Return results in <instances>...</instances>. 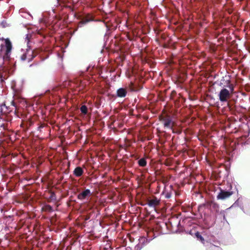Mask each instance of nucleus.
<instances>
[{"label":"nucleus","mask_w":250,"mask_h":250,"mask_svg":"<svg viewBox=\"0 0 250 250\" xmlns=\"http://www.w3.org/2000/svg\"><path fill=\"white\" fill-rule=\"evenodd\" d=\"M31 36L30 34L26 35V38H25V42L26 43L27 48L25 49L22 48L21 50L20 58L22 62L27 61L29 62L35 57L33 51L30 49V38Z\"/></svg>","instance_id":"1"},{"label":"nucleus","mask_w":250,"mask_h":250,"mask_svg":"<svg viewBox=\"0 0 250 250\" xmlns=\"http://www.w3.org/2000/svg\"><path fill=\"white\" fill-rule=\"evenodd\" d=\"M227 87L229 90L226 88H223L220 90L218 94L219 100L221 102H226L230 98L231 95L234 91V86L232 84H229Z\"/></svg>","instance_id":"2"},{"label":"nucleus","mask_w":250,"mask_h":250,"mask_svg":"<svg viewBox=\"0 0 250 250\" xmlns=\"http://www.w3.org/2000/svg\"><path fill=\"white\" fill-rule=\"evenodd\" d=\"M5 46L6 48L5 53L3 56V60L4 61L9 60L10 59L11 50H12V44L8 39L5 40Z\"/></svg>","instance_id":"3"},{"label":"nucleus","mask_w":250,"mask_h":250,"mask_svg":"<svg viewBox=\"0 0 250 250\" xmlns=\"http://www.w3.org/2000/svg\"><path fill=\"white\" fill-rule=\"evenodd\" d=\"M163 121L164 122V126L172 130V132H174L173 126L174 123L172 120V119L169 117H165L163 118Z\"/></svg>","instance_id":"4"},{"label":"nucleus","mask_w":250,"mask_h":250,"mask_svg":"<svg viewBox=\"0 0 250 250\" xmlns=\"http://www.w3.org/2000/svg\"><path fill=\"white\" fill-rule=\"evenodd\" d=\"M160 200L156 197L148 200L147 204L149 207L155 208L160 204Z\"/></svg>","instance_id":"5"},{"label":"nucleus","mask_w":250,"mask_h":250,"mask_svg":"<svg viewBox=\"0 0 250 250\" xmlns=\"http://www.w3.org/2000/svg\"><path fill=\"white\" fill-rule=\"evenodd\" d=\"M232 194V192L229 191L221 190L217 196L218 199H225Z\"/></svg>","instance_id":"6"},{"label":"nucleus","mask_w":250,"mask_h":250,"mask_svg":"<svg viewBox=\"0 0 250 250\" xmlns=\"http://www.w3.org/2000/svg\"><path fill=\"white\" fill-rule=\"evenodd\" d=\"M91 194V191L89 189H86L82 192L79 193L78 195V198L79 200H82L85 199V198Z\"/></svg>","instance_id":"7"},{"label":"nucleus","mask_w":250,"mask_h":250,"mask_svg":"<svg viewBox=\"0 0 250 250\" xmlns=\"http://www.w3.org/2000/svg\"><path fill=\"white\" fill-rule=\"evenodd\" d=\"M126 90L123 88H120L117 91V96L119 97H125L126 95Z\"/></svg>","instance_id":"8"},{"label":"nucleus","mask_w":250,"mask_h":250,"mask_svg":"<svg viewBox=\"0 0 250 250\" xmlns=\"http://www.w3.org/2000/svg\"><path fill=\"white\" fill-rule=\"evenodd\" d=\"M83 170L80 167H78L74 170V174L77 177H80L83 175Z\"/></svg>","instance_id":"9"},{"label":"nucleus","mask_w":250,"mask_h":250,"mask_svg":"<svg viewBox=\"0 0 250 250\" xmlns=\"http://www.w3.org/2000/svg\"><path fill=\"white\" fill-rule=\"evenodd\" d=\"M138 164L141 167H145L146 165V162L145 158H142L138 161Z\"/></svg>","instance_id":"10"},{"label":"nucleus","mask_w":250,"mask_h":250,"mask_svg":"<svg viewBox=\"0 0 250 250\" xmlns=\"http://www.w3.org/2000/svg\"><path fill=\"white\" fill-rule=\"evenodd\" d=\"M149 242V241H148L146 238L145 237H141L139 239L140 243L142 244L143 245H145V242H146V243H147Z\"/></svg>","instance_id":"11"},{"label":"nucleus","mask_w":250,"mask_h":250,"mask_svg":"<svg viewBox=\"0 0 250 250\" xmlns=\"http://www.w3.org/2000/svg\"><path fill=\"white\" fill-rule=\"evenodd\" d=\"M195 236L197 237V238L202 243H204V239L203 237L200 235V233L199 232H197L195 233Z\"/></svg>","instance_id":"12"},{"label":"nucleus","mask_w":250,"mask_h":250,"mask_svg":"<svg viewBox=\"0 0 250 250\" xmlns=\"http://www.w3.org/2000/svg\"><path fill=\"white\" fill-rule=\"evenodd\" d=\"M208 250H222L221 249L214 245H210Z\"/></svg>","instance_id":"13"},{"label":"nucleus","mask_w":250,"mask_h":250,"mask_svg":"<svg viewBox=\"0 0 250 250\" xmlns=\"http://www.w3.org/2000/svg\"><path fill=\"white\" fill-rule=\"evenodd\" d=\"M81 112L83 113L84 114H86L87 112V107L83 105H82L81 107Z\"/></svg>","instance_id":"14"},{"label":"nucleus","mask_w":250,"mask_h":250,"mask_svg":"<svg viewBox=\"0 0 250 250\" xmlns=\"http://www.w3.org/2000/svg\"><path fill=\"white\" fill-rule=\"evenodd\" d=\"M0 51L2 50V48L4 47V45L3 43L1 42V40H0Z\"/></svg>","instance_id":"15"},{"label":"nucleus","mask_w":250,"mask_h":250,"mask_svg":"<svg viewBox=\"0 0 250 250\" xmlns=\"http://www.w3.org/2000/svg\"><path fill=\"white\" fill-rule=\"evenodd\" d=\"M88 21V20H86V21H82L81 22H80V24H85L86 23H87V22Z\"/></svg>","instance_id":"16"},{"label":"nucleus","mask_w":250,"mask_h":250,"mask_svg":"<svg viewBox=\"0 0 250 250\" xmlns=\"http://www.w3.org/2000/svg\"><path fill=\"white\" fill-rule=\"evenodd\" d=\"M50 198H51V199L52 200L55 199V194L54 193H52Z\"/></svg>","instance_id":"17"},{"label":"nucleus","mask_w":250,"mask_h":250,"mask_svg":"<svg viewBox=\"0 0 250 250\" xmlns=\"http://www.w3.org/2000/svg\"><path fill=\"white\" fill-rule=\"evenodd\" d=\"M169 197H170V196H169V195H167V196H166V197H167V198H169Z\"/></svg>","instance_id":"18"}]
</instances>
